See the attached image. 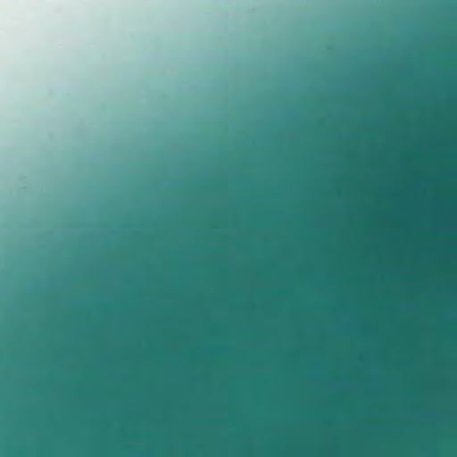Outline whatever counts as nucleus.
<instances>
[{
	"label": "nucleus",
	"instance_id": "nucleus-4",
	"mask_svg": "<svg viewBox=\"0 0 457 457\" xmlns=\"http://www.w3.org/2000/svg\"><path fill=\"white\" fill-rule=\"evenodd\" d=\"M298 120H457V116H287V125Z\"/></svg>",
	"mask_w": 457,
	"mask_h": 457
},
{
	"label": "nucleus",
	"instance_id": "nucleus-2",
	"mask_svg": "<svg viewBox=\"0 0 457 457\" xmlns=\"http://www.w3.org/2000/svg\"><path fill=\"white\" fill-rule=\"evenodd\" d=\"M253 98L257 111L223 114H286V75L281 72L276 87L269 86L254 90Z\"/></svg>",
	"mask_w": 457,
	"mask_h": 457
},
{
	"label": "nucleus",
	"instance_id": "nucleus-9",
	"mask_svg": "<svg viewBox=\"0 0 457 457\" xmlns=\"http://www.w3.org/2000/svg\"><path fill=\"white\" fill-rule=\"evenodd\" d=\"M287 309L289 308V305H288V304L287 305Z\"/></svg>",
	"mask_w": 457,
	"mask_h": 457
},
{
	"label": "nucleus",
	"instance_id": "nucleus-8",
	"mask_svg": "<svg viewBox=\"0 0 457 457\" xmlns=\"http://www.w3.org/2000/svg\"><path fill=\"white\" fill-rule=\"evenodd\" d=\"M287 295L289 294V291H288V290L287 291Z\"/></svg>",
	"mask_w": 457,
	"mask_h": 457
},
{
	"label": "nucleus",
	"instance_id": "nucleus-6",
	"mask_svg": "<svg viewBox=\"0 0 457 457\" xmlns=\"http://www.w3.org/2000/svg\"><path fill=\"white\" fill-rule=\"evenodd\" d=\"M324 102H325L324 100L316 98L310 95L303 96L301 98L302 104L309 109H312V108L323 104Z\"/></svg>",
	"mask_w": 457,
	"mask_h": 457
},
{
	"label": "nucleus",
	"instance_id": "nucleus-11",
	"mask_svg": "<svg viewBox=\"0 0 457 457\" xmlns=\"http://www.w3.org/2000/svg\"><path fill=\"white\" fill-rule=\"evenodd\" d=\"M287 359L289 358V355H288V354L287 355Z\"/></svg>",
	"mask_w": 457,
	"mask_h": 457
},
{
	"label": "nucleus",
	"instance_id": "nucleus-5",
	"mask_svg": "<svg viewBox=\"0 0 457 457\" xmlns=\"http://www.w3.org/2000/svg\"><path fill=\"white\" fill-rule=\"evenodd\" d=\"M290 114H457V111H417V112H295L287 105V115Z\"/></svg>",
	"mask_w": 457,
	"mask_h": 457
},
{
	"label": "nucleus",
	"instance_id": "nucleus-10",
	"mask_svg": "<svg viewBox=\"0 0 457 457\" xmlns=\"http://www.w3.org/2000/svg\"><path fill=\"white\" fill-rule=\"evenodd\" d=\"M287 330L289 329V327H288V326L287 327Z\"/></svg>",
	"mask_w": 457,
	"mask_h": 457
},
{
	"label": "nucleus",
	"instance_id": "nucleus-3",
	"mask_svg": "<svg viewBox=\"0 0 457 457\" xmlns=\"http://www.w3.org/2000/svg\"><path fill=\"white\" fill-rule=\"evenodd\" d=\"M400 98V94L390 88L380 90L371 96L356 90H339L332 94L329 103L344 106H354L368 100H376L380 103H393Z\"/></svg>",
	"mask_w": 457,
	"mask_h": 457
},
{
	"label": "nucleus",
	"instance_id": "nucleus-1",
	"mask_svg": "<svg viewBox=\"0 0 457 457\" xmlns=\"http://www.w3.org/2000/svg\"><path fill=\"white\" fill-rule=\"evenodd\" d=\"M237 120H276L278 122V295H286V116H217Z\"/></svg>",
	"mask_w": 457,
	"mask_h": 457
},
{
	"label": "nucleus",
	"instance_id": "nucleus-13",
	"mask_svg": "<svg viewBox=\"0 0 457 457\" xmlns=\"http://www.w3.org/2000/svg\"><path fill=\"white\" fill-rule=\"evenodd\" d=\"M287 269L288 270V269H289V266H287Z\"/></svg>",
	"mask_w": 457,
	"mask_h": 457
},
{
	"label": "nucleus",
	"instance_id": "nucleus-7",
	"mask_svg": "<svg viewBox=\"0 0 457 457\" xmlns=\"http://www.w3.org/2000/svg\"><path fill=\"white\" fill-rule=\"evenodd\" d=\"M287 253H289V250H288V249L287 250Z\"/></svg>",
	"mask_w": 457,
	"mask_h": 457
},
{
	"label": "nucleus",
	"instance_id": "nucleus-12",
	"mask_svg": "<svg viewBox=\"0 0 457 457\" xmlns=\"http://www.w3.org/2000/svg\"><path fill=\"white\" fill-rule=\"evenodd\" d=\"M287 439L289 438V436H288V435L287 436Z\"/></svg>",
	"mask_w": 457,
	"mask_h": 457
}]
</instances>
